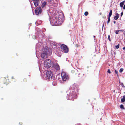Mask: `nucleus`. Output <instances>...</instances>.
<instances>
[{
    "mask_svg": "<svg viewBox=\"0 0 125 125\" xmlns=\"http://www.w3.org/2000/svg\"><path fill=\"white\" fill-rule=\"evenodd\" d=\"M63 15L62 13L54 14L50 20L51 23L52 25L58 26L61 25L63 20Z\"/></svg>",
    "mask_w": 125,
    "mask_h": 125,
    "instance_id": "nucleus-1",
    "label": "nucleus"
},
{
    "mask_svg": "<svg viewBox=\"0 0 125 125\" xmlns=\"http://www.w3.org/2000/svg\"><path fill=\"white\" fill-rule=\"evenodd\" d=\"M46 0L47 5L50 7L53 8L52 7H55L57 5V1L56 0Z\"/></svg>",
    "mask_w": 125,
    "mask_h": 125,
    "instance_id": "nucleus-2",
    "label": "nucleus"
},
{
    "mask_svg": "<svg viewBox=\"0 0 125 125\" xmlns=\"http://www.w3.org/2000/svg\"><path fill=\"white\" fill-rule=\"evenodd\" d=\"M53 65L52 62L50 59L46 60L43 63L44 66L48 69L51 67Z\"/></svg>",
    "mask_w": 125,
    "mask_h": 125,
    "instance_id": "nucleus-3",
    "label": "nucleus"
},
{
    "mask_svg": "<svg viewBox=\"0 0 125 125\" xmlns=\"http://www.w3.org/2000/svg\"><path fill=\"white\" fill-rule=\"evenodd\" d=\"M61 48L62 51L65 53H67L69 51L68 48L67 46L64 44H62L61 45Z\"/></svg>",
    "mask_w": 125,
    "mask_h": 125,
    "instance_id": "nucleus-4",
    "label": "nucleus"
},
{
    "mask_svg": "<svg viewBox=\"0 0 125 125\" xmlns=\"http://www.w3.org/2000/svg\"><path fill=\"white\" fill-rule=\"evenodd\" d=\"M61 75L62 79L64 81H66L69 79L68 75L64 72H62V73Z\"/></svg>",
    "mask_w": 125,
    "mask_h": 125,
    "instance_id": "nucleus-5",
    "label": "nucleus"
},
{
    "mask_svg": "<svg viewBox=\"0 0 125 125\" xmlns=\"http://www.w3.org/2000/svg\"><path fill=\"white\" fill-rule=\"evenodd\" d=\"M42 10L40 7H37L35 10V13L36 15L41 14Z\"/></svg>",
    "mask_w": 125,
    "mask_h": 125,
    "instance_id": "nucleus-6",
    "label": "nucleus"
},
{
    "mask_svg": "<svg viewBox=\"0 0 125 125\" xmlns=\"http://www.w3.org/2000/svg\"><path fill=\"white\" fill-rule=\"evenodd\" d=\"M46 79H49L51 78L52 75V74L51 72L50 71H47L46 72Z\"/></svg>",
    "mask_w": 125,
    "mask_h": 125,
    "instance_id": "nucleus-7",
    "label": "nucleus"
},
{
    "mask_svg": "<svg viewBox=\"0 0 125 125\" xmlns=\"http://www.w3.org/2000/svg\"><path fill=\"white\" fill-rule=\"evenodd\" d=\"M45 50L43 51V52L41 54V56L42 58H46L47 57V50L45 51Z\"/></svg>",
    "mask_w": 125,
    "mask_h": 125,
    "instance_id": "nucleus-8",
    "label": "nucleus"
},
{
    "mask_svg": "<svg viewBox=\"0 0 125 125\" xmlns=\"http://www.w3.org/2000/svg\"><path fill=\"white\" fill-rule=\"evenodd\" d=\"M33 1L34 5L35 7H37L39 4V0H32Z\"/></svg>",
    "mask_w": 125,
    "mask_h": 125,
    "instance_id": "nucleus-9",
    "label": "nucleus"
},
{
    "mask_svg": "<svg viewBox=\"0 0 125 125\" xmlns=\"http://www.w3.org/2000/svg\"><path fill=\"white\" fill-rule=\"evenodd\" d=\"M52 66L56 70H58L59 69V66L57 64H55L53 65V64Z\"/></svg>",
    "mask_w": 125,
    "mask_h": 125,
    "instance_id": "nucleus-10",
    "label": "nucleus"
},
{
    "mask_svg": "<svg viewBox=\"0 0 125 125\" xmlns=\"http://www.w3.org/2000/svg\"><path fill=\"white\" fill-rule=\"evenodd\" d=\"M119 14L118 13H116L115 14V16L114 17V19L115 20H117L119 18Z\"/></svg>",
    "mask_w": 125,
    "mask_h": 125,
    "instance_id": "nucleus-11",
    "label": "nucleus"
},
{
    "mask_svg": "<svg viewBox=\"0 0 125 125\" xmlns=\"http://www.w3.org/2000/svg\"><path fill=\"white\" fill-rule=\"evenodd\" d=\"M46 4L47 5V1H46V2H44L41 5V7L42 8H43L44 7V6H45Z\"/></svg>",
    "mask_w": 125,
    "mask_h": 125,
    "instance_id": "nucleus-12",
    "label": "nucleus"
},
{
    "mask_svg": "<svg viewBox=\"0 0 125 125\" xmlns=\"http://www.w3.org/2000/svg\"><path fill=\"white\" fill-rule=\"evenodd\" d=\"M125 2V1H122V2H121L120 3V6L121 7H122L123 6L124 3Z\"/></svg>",
    "mask_w": 125,
    "mask_h": 125,
    "instance_id": "nucleus-13",
    "label": "nucleus"
},
{
    "mask_svg": "<svg viewBox=\"0 0 125 125\" xmlns=\"http://www.w3.org/2000/svg\"><path fill=\"white\" fill-rule=\"evenodd\" d=\"M125 96H123V98H122L121 100V101L122 102H124L125 101Z\"/></svg>",
    "mask_w": 125,
    "mask_h": 125,
    "instance_id": "nucleus-14",
    "label": "nucleus"
},
{
    "mask_svg": "<svg viewBox=\"0 0 125 125\" xmlns=\"http://www.w3.org/2000/svg\"><path fill=\"white\" fill-rule=\"evenodd\" d=\"M112 10H111L110 11L109 13V17H110L112 15Z\"/></svg>",
    "mask_w": 125,
    "mask_h": 125,
    "instance_id": "nucleus-15",
    "label": "nucleus"
},
{
    "mask_svg": "<svg viewBox=\"0 0 125 125\" xmlns=\"http://www.w3.org/2000/svg\"><path fill=\"white\" fill-rule=\"evenodd\" d=\"M120 107L121 108V109H124V106L123 104H121L120 105Z\"/></svg>",
    "mask_w": 125,
    "mask_h": 125,
    "instance_id": "nucleus-16",
    "label": "nucleus"
},
{
    "mask_svg": "<svg viewBox=\"0 0 125 125\" xmlns=\"http://www.w3.org/2000/svg\"><path fill=\"white\" fill-rule=\"evenodd\" d=\"M88 12H87V11H86L84 13V15L86 16H87L88 15Z\"/></svg>",
    "mask_w": 125,
    "mask_h": 125,
    "instance_id": "nucleus-17",
    "label": "nucleus"
},
{
    "mask_svg": "<svg viewBox=\"0 0 125 125\" xmlns=\"http://www.w3.org/2000/svg\"><path fill=\"white\" fill-rule=\"evenodd\" d=\"M119 47V44H118L117 45L115 46V47L116 49H118Z\"/></svg>",
    "mask_w": 125,
    "mask_h": 125,
    "instance_id": "nucleus-18",
    "label": "nucleus"
},
{
    "mask_svg": "<svg viewBox=\"0 0 125 125\" xmlns=\"http://www.w3.org/2000/svg\"><path fill=\"white\" fill-rule=\"evenodd\" d=\"M123 70V68H121L120 69L119 72L120 73L122 72Z\"/></svg>",
    "mask_w": 125,
    "mask_h": 125,
    "instance_id": "nucleus-19",
    "label": "nucleus"
},
{
    "mask_svg": "<svg viewBox=\"0 0 125 125\" xmlns=\"http://www.w3.org/2000/svg\"><path fill=\"white\" fill-rule=\"evenodd\" d=\"M120 85L123 87H125L124 86L123 83H121Z\"/></svg>",
    "mask_w": 125,
    "mask_h": 125,
    "instance_id": "nucleus-20",
    "label": "nucleus"
},
{
    "mask_svg": "<svg viewBox=\"0 0 125 125\" xmlns=\"http://www.w3.org/2000/svg\"><path fill=\"white\" fill-rule=\"evenodd\" d=\"M119 30L116 31H115L116 34H118L119 33Z\"/></svg>",
    "mask_w": 125,
    "mask_h": 125,
    "instance_id": "nucleus-21",
    "label": "nucleus"
},
{
    "mask_svg": "<svg viewBox=\"0 0 125 125\" xmlns=\"http://www.w3.org/2000/svg\"><path fill=\"white\" fill-rule=\"evenodd\" d=\"M107 72L109 73H111V71L109 69H108V70L107 71Z\"/></svg>",
    "mask_w": 125,
    "mask_h": 125,
    "instance_id": "nucleus-22",
    "label": "nucleus"
},
{
    "mask_svg": "<svg viewBox=\"0 0 125 125\" xmlns=\"http://www.w3.org/2000/svg\"><path fill=\"white\" fill-rule=\"evenodd\" d=\"M110 17H109L108 18V23L110 21Z\"/></svg>",
    "mask_w": 125,
    "mask_h": 125,
    "instance_id": "nucleus-23",
    "label": "nucleus"
},
{
    "mask_svg": "<svg viewBox=\"0 0 125 125\" xmlns=\"http://www.w3.org/2000/svg\"><path fill=\"white\" fill-rule=\"evenodd\" d=\"M108 39L109 40V41H111V40L110 38V36L109 35H108Z\"/></svg>",
    "mask_w": 125,
    "mask_h": 125,
    "instance_id": "nucleus-24",
    "label": "nucleus"
},
{
    "mask_svg": "<svg viewBox=\"0 0 125 125\" xmlns=\"http://www.w3.org/2000/svg\"><path fill=\"white\" fill-rule=\"evenodd\" d=\"M115 73L116 74H117V73H118V72H117V71H116V70H115Z\"/></svg>",
    "mask_w": 125,
    "mask_h": 125,
    "instance_id": "nucleus-25",
    "label": "nucleus"
},
{
    "mask_svg": "<svg viewBox=\"0 0 125 125\" xmlns=\"http://www.w3.org/2000/svg\"><path fill=\"white\" fill-rule=\"evenodd\" d=\"M119 31H124V30H119Z\"/></svg>",
    "mask_w": 125,
    "mask_h": 125,
    "instance_id": "nucleus-26",
    "label": "nucleus"
},
{
    "mask_svg": "<svg viewBox=\"0 0 125 125\" xmlns=\"http://www.w3.org/2000/svg\"><path fill=\"white\" fill-rule=\"evenodd\" d=\"M32 37L34 39H35L36 38L35 36L34 35Z\"/></svg>",
    "mask_w": 125,
    "mask_h": 125,
    "instance_id": "nucleus-27",
    "label": "nucleus"
},
{
    "mask_svg": "<svg viewBox=\"0 0 125 125\" xmlns=\"http://www.w3.org/2000/svg\"><path fill=\"white\" fill-rule=\"evenodd\" d=\"M123 12H121V16H122V15H123Z\"/></svg>",
    "mask_w": 125,
    "mask_h": 125,
    "instance_id": "nucleus-28",
    "label": "nucleus"
},
{
    "mask_svg": "<svg viewBox=\"0 0 125 125\" xmlns=\"http://www.w3.org/2000/svg\"><path fill=\"white\" fill-rule=\"evenodd\" d=\"M71 96H72V97H73L74 96H73L72 95V94H70V97H71Z\"/></svg>",
    "mask_w": 125,
    "mask_h": 125,
    "instance_id": "nucleus-29",
    "label": "nucleus"
},
{
    "mask_svg": "<svg viewBox=\"0 0 125 125\" xmlns=\"http://www.w3.org/2000/svg\"><path fill=\"white\" fill-rule=\"evenodd\" d=\"M123 9H125V5L124 6V7H123Z\"/></svg>",
    "mask_w": 125,
    "mask_h": 125,
    "instance_id": "nucleus-30",
    "label": "nucleus"
},
{
    "mask_svg": "<svg viewBox=\"0 0 125 125\" xmlns=\"http://www.w3.org/2000/svg\"><path fill=\"white\" fill-rule=\"evenodd\" d=\"M123 50H125V47H124L123 48Z\"/></svg>",
    "mask_w": 125,
    "mask_h": 125,
    "instance_id": "nucleus-31",
    "label": "nucleus"
},
{
    "mask_svg": "<svg viewBox=\"0 0 125 125\" xmlns=\"http://www.w3.org/2000/svg\"><path fill=\"white\" fill-rule=\"evenodd\" d=\"M61 54H59V55H58V56H61Z\"/></svg>",
    "mask_w": 125,
    "mask_h": 125,
    "instance_id": "nucleus-32",
    "label": "nucleus"
},
{
    "mask_svg": "<svg viewBox=\"0 0 125 125\" xmlns=\"http://www.w3.org/2000/svg\"><path fill=\"white\" fill-rule=\"evenodd\" d=\"M114 23L115 24V23L116 22H115V21H114Z\"/></svg>",
    "mask_w": 125,
    "mask_h": 125,
    "instance_id": "nucleus-33",
    "label": "nucleus"
},
{
    "mask_svg": "<svg viewBox=\"0 0 125 125\" xmlns=\"http://www.w3.org/2000/svg\"><path fill=\"white\" fill-rule=\"evenodd\" d=\"M68 99H69V100H70L71 99L70 98H68Z\"/></svg>",
    "mask_w": 125,
    "mask_h": 125,
    "instance_id": "nucleus-34",
    "label": "nucleus"
},
{
    "mask_svg": "<svg viewBox=\"0 0 125 125\" xmlns=\"http://www.w3.org/2000/svg\"><path fill=\"white\" fill-rule=\"evenodd\" d=\"M94 37H95V36H94Z\"/></svg>",
    "mask_w": 125,
    "mask_h": 125,
    "instance_id": "nucleus-35",
    "label": "nucleus"
},
{
    "mask_svg": "<svg viewBox=\"0 0 125 125\" xmlns=\"http://www.w3.org/2000/svg\"><path fill=\"white\" fill-rule=\"evenodd\" d=\"M115 91L114 90V92H115Z\"/></svg>",
    "mask_w": 125,
    "mask_h": 125,
    "instance_id": "nucleus-36",
    "label": "nucleus"
},
{
    "mask_svg": "<svg viewBox=\"0 0 125 125\" xmlns=\"http://www.w3.org/2000/svg\"><path fill=\"white\" fill-rule=\"evenodd\" d=\"M119 83H120V82H119Z\"/></svg>",
    "mask_w": 125,
    "mask_h": 125,
    "instance_id": "nucleus-37",
    "label": "nucleus"
}]
</instances>
